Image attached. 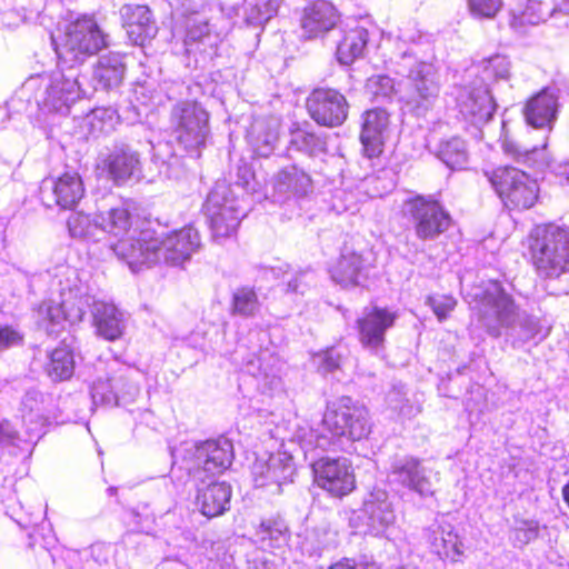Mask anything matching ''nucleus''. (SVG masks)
<instances>
[{"label":"nucleus","instance_id":"58","mask_svg":"<svg viewBox=\"0 0 569 569\" xmlns=\"http://www.w3.org/2000/svg\"><path fill=\"white\" fill-rule=\"evenodd\" d=\"M539 535L538 522L532 520H523L515 530V538L521 545H527L535 540Z\"/></svg>","mask_w":569,"mask_h":569},{"label":"nucleus","instance_id":"23","mask_svg":"<svg viewBox=\"0 0 569 569\" xmlns=\"http://www.w3.org/2000/svg\"><path fill=\"white\" fill-rule=\"evenodd\" d=\"M389 123L390 116L382 108H373L362 113L360 141L368 158L381 154Z\"/></svg>","mask_w":569,"mask_h":569},{"label":"nucleus","instance_id":"8","mask_svg":"<svg viewBox=\"0 0 569 569\" xmlns=\"http://www.w3.org/2000/svg\"><path fill=\"white\" fill-rule=\"evenodd\" d=\"M107 38L93 17H79L67 26L63 36L56 43L60 66L80 69L88 58L108 46Z\"/></svg>","mask_w":569,"mask_h":569},{"label":"nucleus","instance_id":"43","mask_svg":"<svg viewBox=\"0 0 569 569\" xmlns=\"http://www.w3.org/2000/svg\"><path fill=\"white\" fill-rule=\"evenodd\" d=\"M436 156L450 169H462L468 162L466 142L458 137L441 141Z\"/></svg>","mask_w":569,"mask_h":569},{"label":"nucleus","instance_id":"24","mask_svg":"<svg viewBox=\"0 0 569 569\" xmlns=\"http://www.w3.org/2000/svg\"><path fill=\"white\" fill-rule=\"evenodd\" d=\"M361 513L370 532L376 536L382 533L396 520V512L389 493L380 488H375L366 497Z\"/></svg>","mask_w":569,"mask_h":569},{"label":"nucleus","instance_id":"62","mask_svg":"<svg viewBox=\"0 0 569 569\" xmlns=\"http://www.w3.org/2000/svg\"><path fill=\"white\" fill-rule=\"evenodd\" d=\"M553 171L557 176L563 177L567 181H569V159L556 164Z\"/></svg>","mask_w":569,"mask_h":569},{"label":"nucleus","instance_id":"7","mask_svg":"<svg viewBox=\"0 0 569 569\" xmlns=\"http://www.w3.org/2000/svg\"><path fill=\"white\" fill-rule=\"evenodd\" d=\"M174 463H181L188 475L194 480L204 483L224 470L233 460L232 442L224 438L210 439L203 442H184L172 453Z\"/></svg>","mask_w":569,"mask_h":569},{"label":"nucleus","instance_id":"49","mask_svg":"<svg viewBox=\"0 0 569 569\" xmlns=\"http://www.w3.org/2000/svg\"><path fill=\"white\" fill-rule=\"evenodd\" d=\"M280 0H253L248 3L246 21L252 26H260L273 18L279 9Z\"/></svg>","mask_w":569,"mask_h":569},{"label":"nucleus","instance_id":"25","mask_svg":"<svg viewBox=\"0 0 569 569\" xmlns=\"http://www.w3.org/2000/svg\"><path fill=\"white\" fill-rule=\"evenodd\" d=\"M120 16L129 39L139 46L151 40L158 32V27L149 7L128 3L121 7Z\"/></svg>","mask_w":569,"mask_h":569},{"label":"nucleus","instance_id":"29","mask_svg":"<svg viewBox=\"0 0 569 569\" xmlns=\"http://www.w3.org/2000/svg\"><path fill=\"white\" fill-rule=\"evenodd\" d=\"M49 189L54 203L62 209H72L84 194L81 177L77 172H66L57 179H44L41 191Z\"/></svg>","mask_w":569,"mask_h":569},{"label":"nucleus","instance_id":"4","mask_svg":"<svg viewBox=\"0 0 569 569\" xmlns=\"http://www.w3.org/2000/svg\"><path fill=\"white\" fill-rule=\"evenodd\" d=\"M532 266L540 278L557 279L569 270V228L557 223L535 226L528 236Z\"/></svg>","mask_w":569,"mask_h":569},{"label":"nucleus","instance_id":"57","mask_svg":"<svg viewBox=\"0 0 569 569\" xmlns=\"http://www.w3.org/2000/svg\"><path fill=\"white\" fill-rule=\"evenodd\" d=\"M12 519L23 529H28V538H29V547L32 548L37 541V536L39 535V530H43V512L38 510L37 515H30L28 519L19 518L17 519L14 516H11Z\"/></svg>","mask_w":569,"mask_h":569},{"label":"nucleus","instance_id":"38","mask_svg":"<svg viewBox=\"0 0 569 569\" xmlns=\"http://www.w3.org/2000/svg\"><path fill=\"white\" fill-rule=\"evenodd\" d=\"M549 4L537 0H526V6L519 4L510 11V27L518 32H523L527 26H536L552 16Z\"/></svg>","mask_w":569,"mask_h":569},{"label":"nucleus","instance_id":"35","mask_svg":"<svg viewBox=\"0 0 569 569\" xmlns=\"http://www.w3.org/2000/svg\"><path fill=\"white\" fill-rule=\"evenodd\" d=\"M126 72L123 57L110 52L101 56L93 68V80L103 90H110L121 84Z\"/></svg>","mask_w":569,"mask_h":569},{"label":"nucleus","instance_id":"63","mask_svg":"<svg viewBox=\"0 0 569 569\" xmlns=\"http://www.w3.org/2000/svg\"><path fill=\"white\" fill-rule=\"evenodd\" d=\"M553 13L556 11L563 12L566 14L569 13V0H559L557 4L552 8Z\"/></svg>","mask_w":569,"mask_h":569},{"label":"nucleus","instance_id":"14","mask_svg":"<svg viewBox=\"0 0 569 569\" xmlns=\"http://www.w3.org/2000/svg\"><path fill=\"white\" fill-rule=\"evenodd\" d=\"M100 226L102 236H110L117 239V242L111 246L114 254L130 267V259L118 252V246L122 242H129L134 247H141L144 243L141 239V230L150 229L147 222H140L139 218L133 216L131 208L127 202L111 207L106 211L100 212Z\"/></svg>","mask_w":569,"mask_h":569},{"label":"nucleus","instance_id":"15","mask_svg":"<svg viewBox=\"0 0 569 569\" xmlns=\"http://www.w3.org/2000/svg\"><path fill=\"white\" fill-rule=\"evenodd\" d=\"M315 482L333 497L349 495L356 487L353 468L345 457H325L312 462Z\"/></svg>","mask_w":569,"mask_h":569},{"label":"nucleus","instance_id":"10","mask_svg":"<svg viewBox=\"0 0 569 569\" xmlns=\"http://www.w3.org/2000/svg\"><path fill=\"white\" fill-rule=\"evenodd\" d=\"M170 127L179 146L199 157L210 136L208 111L197 101H179L170 111Z\"/></svg>","mask_w":569,"mask_h":569},{"label":"nucleus","instance_id":"9","mask_svg":"<svg viewBox=\"0 0 569 569\" xmlns=\"http://www.w3.org/2000/svg\"><path fill=\"white\" fill-rule=\"evenodd\" d=\"M401 60L398 72L403 73L406 80L399 88V99L418 112L428 110L440 92L436 67L428 62L416 61L408 53H405Z\"/></svg>","mask_w":569,"mask_h":569},{"label":"nucleus","instance_id":"19","mask_svg":"<svg viewBox=\"0 0 569 569\" xmlns=\"http://www.w3.org/2000/svg\"><path fill=\"white\" fill-rule=\"evenodd\" d=\"M295 472L292 457L284 452L271 455L267 460L257 459L252 466L254 486L271 495L281 493L282 486L293 481Z\"/></svg>","mask_w":569,"mask_h":569},{"label":"nucleus","instance_id":"2","mask_svg":"<svg viewBox=\"0 0 569 569\" xmlns=\"http://www.w3.org/2000/svg\"><path fill=\"white\" fill-rule=\"evenodd\" d=\"M140 240L144 242L142 249L129 242L118 246V252L130 259L132 272L160 262L180 266L201 246L199 232L192 226L160 236L151 228L142 229Z\"/></svg>","mask_w":569,"mask_h":569},{"label":"nucleus","instance_id":"11","mask_svg":"<svg viewBox=\"0 0 569 569\" xmlns=\"http://www.w3.org/2000/svg\"><path fill=\"white\" fill-rule=\"evenodd\" d=\"M492 188L509 209L527 210L539 198V184L536 179L516 167L503 166L487 171Z\"/></svg>","mask_w":569,"mask_h":569},{"label":"nucleus","instance_id":"12","mask_svg":"<svg viewBox=\"0 0 569 569\" xmlns=\"http://www.w3.org/2000/svg\"><path fill=\"white\" fill-rule=\"evenodd\" d=\"M242 202L224 181L214 184L204 203L214 239L231 237L237 231L241 219L247 214Z\"/></svg>","mask_w":569,"mask_h":569},{"label":"nucleus","instance_id":"42","mask_svg":"<svg viewBox=\"0 0 569 569\" xmlns=\"http://www.w3.org/2000/svg\"><path fill=\"white\" fill-rule=\"evenodd\" d=\"M287 539L288 527L281 519L263 520L256 530V541L262 549L280 548Z\"/></svg>","mask_w":569,"mask_h":569},{"label":"nucleus","instance_id":"20","mask_svg":"<svg viewBox=\"0 0 569 569\" xmlns=\"http://www.w3.org/2000/svg\"><path fill=\"white\" fill-rule=\"evenodd\" d=\"M396 319L397 313L387 308H365L356 322L360 345L373 353L381 351L385 347L386 332L393 327Z\"/></svg>","mask_w":569,"mask_h":569},{"label":"nucleus","instance_id":"21","mask_svg":"<svg viewBox=\"0 0 569 569\" xmlns=\"http://www.w3.org/2000/svg\"><path fill=\"white\" fill-rule=\"evenodd\" d=\"M116 184H122L132 178H139L142 169L140 153L126 142H116L100 164Z\"/></svg>","mask_w":569,"mask_h":569},{"label":"nucleus","instance_id":"27","mask_svg":"<svg viewBox=\"0 0 569 569\" xmlns=\"http://www.w3.org/2000/svg\"><path fill=\"white\" fill-rule=\"evenodd\" d=\"M426 539L431 552L440 559L455 562L463 555V543L449 522L432 523L426 530Z\"/></svg>","mask_w":569,"mask_h":569},{"label":"nucleus","instance_id":"28","mask_svg":"<svg viewBox=\"0 0 569 569\" xmlns=\"http://www.w3.org/2000/svg\"><path fill=\"white\" fill-rule=\"evenodd\" d=\"M369 264L362 254L345 249L330 269L331 279L342 288L363 286L368 279Z\"/></svg>","mask_w":569,"mask_h":569},{"label":"nucleus","instance_id":"61","mask_svg":"<svg viewBox=\"0 0 569 569\" xmlns=\"http://www.w3.org/2000/svg\"><path fill=\"white\" fill-rule=\"evenodd\" d=\"M104 546L101 543L92 545L90 547V553L94 560L99 563L107 562L108 558L103 555Z\"/></svg>","mask_w":569,"mask_h":569},{"label":"nucleus","instance_id":"33","mask_svg":"<svg viewBox=\"0 0 569 569\" xmlns=\"http://www.w3.org/2000/svg\"><path fill=\"white\" fill-rule=\"evenodd\" d=\"M278 122L273 119H254L248 132L247 140L258 157H269L278 141Z\"/></svg>","mask_w":569,"mask_h":569},{"label":"nucleus","instance_id":"48","mask_svg":"<svg viewBox=\"0 0 569 569\" xmlns=\"http://www.w3.org/2000/svg\"><path fill=\"white\" fill-rule=\"evenodd\" d=\"M366 92L376 102L389 101L395 94H399L392 78L386 74L371 76L366 82Z\"/></svg>","mask_w":569,"mask_h":569},{"label":"nucleus","instance_id":"6","mask_svg":"<svg viewBox=\"0 0 569 569\" xmlns=\"http://www.w3.org/2000/svg\"><path fill=\"white\" fill-rule=\"evenodd\" d=\"M322 426L331 436V439L325 435L317 436L316 446L322 449L336 446V441L342 438L360 441L366 439L372 429L368 408L350 397H341L327 406Z\"/></svg>","mask_w":569,"mask_h":569},{"label":"nucleus","instance_id":"34","mask_svg":"<svg viewBox=\"0 0 569 569\" xmlns=\"http://www.w3.org/2000/svg\"><path fill=\"white\" fill-rule=\"evenodd\" d=\"M218 42V36L212 33L207 21L192 20L183 40L184 52L188 56H211Z\"/></svg>","mask_w":569,"mask_h":569},{"label":"nucleus","instance_id":"1","mask_svg":"<svg viewBox=\"0 0 569 569\" xmlns=\"http://www.w3.org/2000/svg\"><path fill=\"white\" fill-rule=\"evenodd\" d=\"M475 300L481 327L493 338H499L506 330L513 348H521L542 331L540 320L520 312L511 295L498 281L478 288Z\"/></svg>","mask_w":569,"mask_h":569},{"label":"nucleus","instance_id":"40","mask_svg":"<svg viewBox=\"0 0 569 569\" xmlns=\"http://www.w3.org/2000/svg\"><path fill=\"white\" fill-rule=\"evenodd\" d=\"M476 76L480 84H488L498 80H508L510 77V61L506 56L495 54L481 60L476 66Z\"/></svg>","mask_w":569,"mask_h":569},{"label":"nucleus","instance_id":"26","mask_svg":"<svg viewBox=\"0 0 569 569\" xmlns=\"http://www.w3.org/2000/svg\"><path fill=\"white\" fill-rule=\"evenodd\" d=\"M91 316L99 337L114 341L123 336L127 328V318L113 303L93 300Z\"/></svg>","mask_w":569,"mask_h":569},{"label":"nucleus","instance_id":"45","mask_svg":"<svg viewBox=\"0 0 569 569\" xmlns=\"http://www.w3.org/2000/svg\"><path fill=\"white\" fill-rule=\"evenodd\" d=\"M386 405L392 412L405 418L420 412V406L410 399L407 387L400 382L392 385L387 392Z\"/></svg>","mask_w":569,"mask_h":569},{"label":"nucleus","instance_id":"3","mask_svg":"<svg viewBox=\"0 0 569 569\" xmlns=\"http://www.w3.org/2000/svg\"><path fill=\"white\" fill-rule=\"evenodd\" d=\"M80 77L79 68L63 67L58 62L52 72L29 77L22 84L21 92L42 110L67 114L70 106L87 94Z\"/></svg>","mask_w":569,"mask_h":569},{"label":"nucleus","instance_id":"54","mask_svg":"<svg viewBox=\"0 0 569 569\" xmlns=\"http://www.w3.org/2000/svg\"><path fill=\"white\" fill-rule=\"evenodd\" d=\"M315 282V272L311 269L298 270L291 274L286 282V292L305 295Z\"/></svg>","mask_w":569,"mask_h":569},{"label":"nucleus","instance_id":"13","mask_svg":"<svg viewBox=\"0 0 569 569\" xmlns=\"http://www.w3.org/2000/svg\"><path fill=\"white\" fill-rule=\"evenodd\" d=\"M403 214L413 224L420 240H436L451 226L452 219L445 207L432 197L417 196L403 203Z\"/></svg>","mask_w":569,"mask_h":569},{"label":"nucleus","instance_id":"52","mask_svg":"<svg viewBox=\"0 0 569 569\" xmlns=\"http://www.w3.org/2000/svg\"><path fill=\"white\" fill-rule=\"evenodd\" d=\"M118 118L113 108H96L87 117L93 132H107L112 129Z\"/></svg>","mask_w":569,"mask_h":569},{"label":"nucleus","instance_id":"16","mask_svg":"<svg viewBox=\"0 0 569 569\" xmlns=\"http://www.w3.org/2000/svg\"><path fill=\"white\" fill-rule=\"evenodd\" d=\"M430 475L431 470L421 459L406 455L393 459L388 479L393 486L415 492L421 498H428L435 492Z\"/></svg>","mask_w":569,"mask_h":569},{"label":"nucleus","instance_id":"36","mask_svg":"<svg viewBox=\"0 0 569 569\" xmlns=\"http://www.w3.org/2000/svg\"><path fill=\"white\" fill-rule=\"evenodd\" d=\"M273 187L281 194L302 197L312 190V180L302 169L289 166L276 174Z\"/></svg>","mask_w":569,"mask_h":569},{"label":"nucleus","instance_id":"60","mask_svg":"<svg viewBox=\"0 0 569 569\" xmlns=\"http://www.w3.org/2000/svg\"><path fill=\"white\" fill-rule=\"evenodd\" d=\"M22 336L8 326H0V349H6L20 343Z\"/></svg>","mask_w":569,"mask_h":569},{"label":"nucleus","instance_id":"32","mask_svg":"<svg viewBox=\"0 0 569 569\" xmlns=\"http://www.w3.org/2000/svg\"><path fill=\"white\" fill-rule=\"evenodd\" d=\"M558 108V96L555 90L546 88L532 97L523 109L526 121L529 126L538 129L551 130L556 120Z\"/></svg>","mask_w":569,"mask_h":569},{"label":"nucleus","instance_id":"17","mask_svg":"<svg viewBox=\"0 0 569 569\" xmlns=\"http://www.w3.org/2000/svg\"><path fill=\"white\" fill-rule=\"evenodd\" d=\"M456 102L461 117L477 127L491 120L497 108L491 88L478 81L459 88Z\"/></svg>","mask_w":569,"mask_h":569},{"label":"nucleus","instance_id":"18","mask_svg":"<svg viewBox=\"0 0 569 569\" xmlns=\"http://www.w3.org/2000/svg\"><path fill=\"white\" fill-rule=\"evenodd\" d=\"M306 106L310 117L320 126L339 127L348 117L347 99L336 89H315L307 98Z\"/></svg>","mask_w":569,"mask_h":569},{"label":"nucleus","instance_id":"55","mask_svg":"<svg viewBox=\"0 0 569 569\" xmlns=\"http://www.w3.org/2000/svg\"><path fill=\"white\" fill-rule=\"evenodd\" d=\"M472 17L478 19L493 18L502 7V0H467Z\"/></svg>","mask_w":569,"mask_h":569},{"label":"nucleus","instance_id":"53","mask_svg":"<svg viewBox=\"0 0 569 569\" xmlns=\"http://www.w3.org/2000/svg\"><path fill=\"white\" fill-rule=\"evenodd\" d=\"M342 353L336 348H329L313 356L312 361L321 375L332 373L340 368Z\"/></svg>","mask_w":569,"mask_h":569},{"label":"nucleus","instance_id":"30","mask_svg":"<svg viewBox=\"0 0 569 569\" xmlns=\"http://www.w3.org/2000/svg\"><path fill=\"white\" fill-rule=\"evenodd\" d=\"M338 21L336 8L328 1L318 0L305 9L301 18L303 37L313 39L335 28Z\"/></svg>","mask_w":569,"mask_h":569},{"label":"nucleus","instance_id":"44","mask_svg":"<svg viewBox=\"0 0 569 569\" xmlns=\"http://www.w3.org/2000/svg\"><path fill=\"white\" fill-rule=\"evenodd\" d=\"M503 149L507 153L512 154L517 162L542 170L545 167H549V158L546 151V142L541 147H520L512 142H505Z\"/></svg>","mask_w":569,"mask_h":569},{"label":"nucleus","instance_id":"51","mask_svg":"<svg viewBox=\"0 0 569 569\" xmlns=\"http://www.w3.org/2000/svg\"><path fill=\"white\" fill-rule=\"evenodd\" d=\"M116 386L111 381V376L106 379L99 378L91 386V398L93 405L118 406L119 393L116 392Z\"/></svg>","mask_w":569,"mask_h":569},{"label":"nucleus","instance_id":"59","mask_svg":"<svg viewBox=\"0 0 569 569\" xmlns=\"http://www.w3.org/2000/svg\"><path fill=\"white\" fill-rule=\"evenodd\" d=\"M254 269L257 270L258 276L264 280L279 279L280 277H284L286 274H288V266L287 264L270 266V267L263 266V264H258L254 267Z\"/></svg>","mask_w":569,"mask_h":569},{"label":"nucleus","instance_id":"47","mask_svg":"<svg viewBox=\"0 0 569 569\" xmlns=\"http://www.w3.org/2000/svg\"><path fill=\"white\" fill-rule=\"evenodd\" d=\"M290 144L295 149L309 156H316L325 151L326 140L306 129L297 128L291 131Z\"/></svg>","mask_w":569,"mask_h":569},{"label":"nucleus","instance_id":"50","mask_svg":"<svg viewBox=\"0 0 569 569\" xmlns=\"http://www.w3.org/2000/svg\"><path fill=\"white\" fill-rule=\"evenodd\" d=\"M131 370L129 368H119L112 371L111 381L116 386V392L119 393V402H131L139 395V386L129 376Z\"/></svg>","mask_w":569,"mask_h":569},{"label":"nucleus","instance_id":"31","mask_svg":"<svg viewBox=\"0 0 569 569\" xmlns=\"http://www.w3.org/2000/svg\"><path fill=\"white\" fill-rule=\"evenodd\" d=\"M197 482L196 505L200 512L213 518L229 509L231 487L226 482L210 481L208 485Z\"/></svg>","mask_w":569,"mask_h":569},{"label":"nucleus","instance_id":"46","mask_svg":"<svg viewBox=\"0 0 569 569\" xmlns=\"http://www.w3.org/2000/svg\"><path fill=\"white\" fill-rule=\"evenodd\" d=\"M260 309L257 292L251 287H240L232 295L231 313L243 318L254 317Z\"/></svg>","mask_w":569,"mask_h":569},{"label":"nucleus","instance_id":"22","mask_svg":"<svg viewBox=\"0 0 569 569\" xmlns=\"http://www.w3.org/2000/svg\"><path fill=\"white\" fill-rule=\"evenodd\" d=\"M244 370L256 380L258 388L264 393L279 390L282 385L280 359L269 349H260L243 363Z\"/></svg>","mask_w":569,"mask_h":569},{"label":"nucleus","instance_id":"5","mask_svg":"<svg viewBox=\"0 0 569 569\" xmlns=\"http://www.w3.org/2000/svg\"><path fill=\"white\" fill-rule=\"evenodd\" d=\"M61 302L52 300L42 301L36 309V318L39 328L49 336L57 335L64 326L82 321L87 308L92 309L94 297L88 295L86 286L78 278L76 270H70L66 283L60 281Z\"/></svg>","mask_w":569,"mask_h":569},{"label":"nucleus","instance_id":"37","mask_svg":"<svg viewBox=\"0 0 569 569\" xmlns=\"http://www.w3.org/2000/svg\"><path fill=\"white\" fill-rule=\"evenodd\" d=\"M74 368L73 350L64 342L48 352L47 362L43 366L46 375L53 382L69 380L74 373Z\"/></svg>","mask_w":569,"mask_h":569},{"label":"nucleus","instance_id":"41","mask_svg":"<svg viewBox=\"0 0 569 569\" xmlns=\"http://www.w3.org/2000/svg\"><path fill=\"white\" fill-rule=\"evenodd\" d=\"M100 212L93 216L74 212L68 219L70 236L86 240L99 241L102 237Z\"/></svg>","mask_w":569,"mask_h":569},{"label":"nucleus","instance_id":"64","mask_svg":"<svg viewBox=\"0 0 569 569\" xmlns=\"http://www.w3.org/2000/svg\"><path fill=\"white\" fill-rule=\"evenodd\" d=\"M562 497H563V500L568 505L569 507V482L566 483L563 487H562Z\"/></svg>","mask_w":569,"mask_h":569},{"label":"nucleus","instance_id":"39","mask_svg":"<svg viewBox=\"0 0 569 569\" xmlns=\"http://www.w3.org/2000/svg\"><path fill=\"white\" fill-rule=\"evenodd\" d=\"M368 42V31L357 27L345 32L337 44V58L342 64H350L359 58Z\"/></svg>","mask_w":569,"mask_h":569},{"label":"nucleus","instance_id":"56","mask_svg":"<svg viewBox=\"0 0 569 569\" xmlns=\"http://www.w3.org/2000/svg\"><path fill=\"white\" fill-rule=\"evenodd\" d=\"M427 303L431 307L437 318L442 321L455 309L457 300L452 296L436 295L428 297Z\"/></svg>","mask_w":569,"mask_h":569}]
</instances>
